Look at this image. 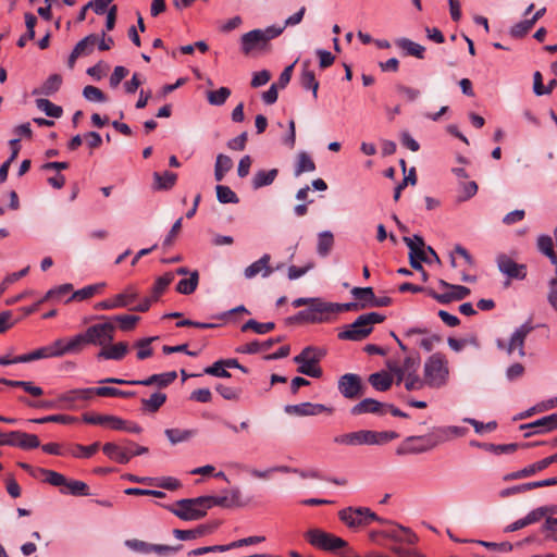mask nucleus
<instances>
[{
	"mask_svg": "<svg viewBox=\"0 0 557 557\" xmlns=\"http://www.w3.org/2000/svg\"><path fill=\"white\" fill-rule=\"evenodd\" d=\"M205 496L177 500L169 510L184 521H195L207 515L209 505Z\"/></svg>",
	"mask_w": 557,
	"mask_h": 557,
	"instance_id": "obj_7",
	"label": "nucleus"
},
{
	"mask_svg": "<svg viewBox=\"0 0 557 557\" xmlns=\"http://www.w3.org/2000/svg\"><path fill=\"white\" fill-rule=\"evenodd\" d=\"M233 161L232 159L223 153L216 156L215 165H214V178L216 182H221L225 174L232 169Z\"/></svg>",
	"mask_w": 557,
	"mask_h": 557,
	"instance_id": "obj_44",
	"label": "nucleus"
},
{
	"mask_svg": "<svg viewBox=\"0 0 557 557\" xmlns=\"http://www.w3.org/2000/svg\"><path fill=\"white\" fill-rule=\"evenodd\" d=\"M36 107L46 113L47 116L59 119L62 116L63 110L60 106L52 103L45 98L36 99Z\"/></svg>",
	"mask_w": 557,
	"mask_h": 557,
	"instance_id": "obj_50",
	"label": "nucleus"
},
{
	"mask_svg": "<svg viewBox=\"0 0 557 557\" xmlns=\"http://www.w3.org/2000/svg\"><path fill=\"white\" fill-rule=\"evenodd\" d=\"M533 330L534 326L528 321L515 330L507 344L503 339H497L496 346L498 349L505 350L508 355L518 350L519 357L523 358L525 356V338Z\"/></svg>",
	"mask_w": 557,
	"mask_h": 557,
	"instance_id": "obj_12",
	"label": "nucleus"
},
{
	"mask_svg": "<svg viewBox=\"0 0 557 557\" xmlns=\"http://www.w3.org/2000/svg\"><path fill=\"white\" fill-rule=\"evenodd\" d=\"M283 30V27L270 26L265 29H253L244 34L240 38L243 52L249 54L252 50L264 47L268 41L278 37Z\"/></svg>",
	"mask_w": 557,
	"mask_h": 557,
	"instance_id": "obj_8",
	"label": "nucleus"
},
{
	"mask_svg": "<svg viewBox=\"0 0 557 557\" xmlns=\"http://www.w3.org/2000/svg\"><path fill=\"white\" fill-rule=\"evenodd\" d=\"M83 421L94 425H106L112 430L125 429V420L112 414H83Z\"/></svg>",
	"mask_w": 557,
	"mask_h": 557,
	"instance_id": "obj_23",
	"label": "nucleus"
},
{
	"mask_svg": "<svg viewBox=\"0 0 557 557\" xmlns=\"http://www.w3.org/2000/svg\"><path fill=\"white\" fill-rule=\"evenodd\" d=\"M215 391L223 397L225 400L237 401L240 399L243 395V388L239 386H227L224 384H216Z\"/></svg>",
	"mask_w": 557,
	"mask_h": 557,
	"instance_id": "obj_51",
	"label": "nucleus"
},
{
	"mask_svg": "<svg viewBox=\"0 0 557 557\" xmlns=\"http://www.w3.org/2000/svg\"><path fill=\"white\" fill-rule=\"evenodd\" d=\"M174 280V273L166 272L162 276L158 277L151 288V295L152 299L159 300L160 296L166 290L169 285Z\"/></svg>",
	"mask_w": 557,
	"mask_h": 557,
	"instance_id": "obj_45",
	"label": "nucleus"
},
{
	"mask_svg": "<svg viewBox=\"0 0 557 557\" xmlns=\"http://www.w3.org/2000/svg\"><path fill=\"white\" fill-rule=\"evenodd\" d=\"M555 462H557V453L549 457H546L540 461H536L532 465H529L519 471L506 474L504 476V480L511 481V480H518V479L531 476V475L546 469L547 467H549L552 463H555Z\"/></svg>",
	"mask_w": 557,
	"mask_h": 557,
	"instance_id": "obj_19",
	"label": "nucleus"
},
{
	"mask_svg": "<svg viewBox=\"0 0 557 557\" xmlns=\"http://www.w3.org/2000/svg\"><path fill=\"white\" fill-rule=\"evenodd\" d=\"M285 412L288 414L305 417L318 416L322 412L332 413L333 409L322 404L302 403L298 405H287L285 407Z\"/></svg>",
	"mask_w": 557,
	"mask_h": 557,
	"instance_id": "obj_22",
	"label": "nucleus"
},
{
	"mask_svg": "<svg viewBox=\"0 0 557 557\" xmlns=\"http://www.w3.org/2000/svg\"><path fill=\"white\" fill-rule=\"evenodd\" d=\"M60 492L73 496H88L90 494L88 485L78 480H67L64 488H61Z\"/></svg>",
	"mask_w": 557,
	"mask_h": 557,
	"instance_id": "obj_46",
	"label": "nucleus"
},
{
	"mask_svg": "<svg viewBox=\"0 0 557 557\" xmlns=\"http://www.w3.org/2000/svg\"><path fill=\"white\" fill-rule=\"evenodd\" d=\"M165 401L166 395L161 392H156L149 398L141 399V409L147 412H157Z\"/></svg>",
	"mask_w": 557,
	"mask_h": 557,
	"instance_id": "obj_38",
	"label": "nucleus"
},
{
	"mask_svg": "<svg viewBox=\"0 0 557 557\" xmlns=\"http://www.w3.org/2000/svg\"><path fill=\"white\" fill-rule=\"evenodd\" d=\"M87 345L89 344L83 332L67 339L65 350H69V354H79Z\"/></svg>",
	"mask_w": 557,
	"mask_h": 557,
	"instance_id": "obj_53",
	"label": "nucleus"
},
{
	"mask_svg": "<svg viewBox=\"0 0 557 557\" xmlns=\"http://www.w3.org/2000/svg\"><path fill=\"white\" fill-rule=\"evenodd\" d=\"M177 377L175 371H169L160 374H152L144 380H124L119 377H106L99 381L100 384H116V385H143L152 386L157 385L159 388H164L172 384Z\"/></svg>",
	"mask_w": 557,
	"mask_h": 557,
	"instance_id": "obj_9",
	"label": "nucleus"
},
{
	"mask_svg": "<svg viewBox=\"0 0 557 557\" xmlns=\"http://www.w3.org/2000/svg\"><path fill=\"white\" fill-rule=\"evenodd\" d=\"M290 471H296L292 467L288 466H274L265 470H258V469H249L248 472L256 479H269L270 474L273 472H281V473H289Z\"/></svg>",
	"mask_w": 557,
	"mask_h": 557,
	"instance_id": "obj_56",
	"label": "nucleus"
},
{
	"mask_svg": "<svg viewBox=\"0 0 557 557\" xmlns=\"http://www.w3.org/2000/svg\"><path fill=\"white\" fill-rule=\"evenodd\" d=\"M127 352L128 345L126 342H119L113 345L111 343L109 346L101 348L97 354V358L106 360H122Z\"/></svg>",
	"mask_w": 557,
	"mask_h": 557,
	"instance_id": "obj_27",
	"label": "nucleus"
},
{
	"mask_svg": "<svg viewBox=\"0 0 557 557\" xmlns=\"http://www.w3.org/2000/svg\"><path fill=\"white\" fill-rule=\"evenodd\" d=\"M334 245V237L330 231H324L318 235L317 252L321 257H326Z\"/></svg>",
	"mask_w": 557,
	"mask_h": 557,
	"instance_id": "obj_48",
	"label": "nucleus"
},
{
	"mask_svg": "<svg viewBox=\"0 0 557 557\" xmlns=\"http://www.w3.org/2000/svg\"><path fill=\"white\" fill-rule=\"evenodd\" d=\"M99 448V443L96 442L89 446H83L81 444H76L70 454L75 458H89L91 457Z\"/></svg>",
	"mask_w": 557,
	"mask_h": 557,
	"instance_id": "obj_59",
	"label": "nucleus"
},
{
	"mask_svg": "<svg viewBox=\"0 0 557 557\" xmlns=\"http://www.w3.org/2000/svg\"><path fill=\"white\" fill-rule=\"evenodd\" d=\"M94 398L92 388H75L59 395L58 400L64 404V409H74L76 403L90 401Z\"/></svg>",
	"mask_w": 557,
	"mask_h": 557,
	"instance_id": "obj_20",
	"label": "nucleus"
},
{
	"mask_svg": "<svg viewBox=\"0 0 557 557\" xmlns=\"http://www.w3.org/2000/svg\"><path fill=\"white\" fill-rule=\"evenodd\" d=\"M270 259V255L265 253L259 260L252 262L245 269V277L252 278L259 273H262L263 277L269 276L272 273V269L269 267Z\"/></svg>",
	"mask_w": 557,
	"mask_h": 557,
	"instance_id": "obj_28",
	"label": "nucleus"
},
{
	"mask_svg": "<svg viewBox=\"0 0 557 557\" xmlns=\"http://www.w3.org/2000/svg\"><path fill=\"white\" fill-rule=\"evenodd\" d=\"M277 174L278 171L276 169H272L269 171H258L252 178V187L255 189H259L261 187L271 185L276 178Z\"/></svg>",
	"mask_w": 557,
	"mask_h": 557,
	"instance_id": "obj_42",
	"label": "nucleus"
},
{
	"mask_svg": "<svg viewBox=\"0 0 557 557\" xmlns=\"http://www.w3.org/2000/svg\"><path fill=\"white\" fill-rule=\"evenodd\" d=\"M537 248L539 250L544 253L546 257L549 258L553 264L556 267V274H557V255L554 250V244L553 239L548 235H541L537 238Z\"/></svg>",
	"mask_w": 557,
	"mask_h": 557,
	"instance_id": "obj_41",
	"label": "nucleus"
},
{
	"mask_svg": "<svg viewBox=\"0 0 557 557\" xmlns=\"http://www.w3.org/2000/svg\"><path fill=\"white\" fill-rule=\"evenodd\" d=\"M438 444L432 435L408 436L396 449L399 456L421 454L433 449Z\"/></svg>",
	"mask_w": 557,
	"mask_h": 557,
	"instance_id": "obj_13",
	"label": "nucleus"
},
{
	"mask_svg": "<svg viewBox=\"0 0 557 557\" xmlns=\"http://www.w3.org/2000/svg\"><path fill=\"white\" fill-rule=\"evenodd\" d=\"M520 430H525L524 437L545 434L557 429V413L540 418L531 423L521 424Z\"/></svg>",
	"mask_w": 557,
	"mask_h": 557,
	"instance_id": "obj_17",
	"label": "nucleus"
},
{
	"mask_svg": "<svg viewBox=\"0 0 557 557\" xmlns=\"http://www.w3.org/2000/svg\"><path fill=\"white\" fill-rule=\"evenodd\" d=\"M398 433L394 431H372V430H358L349 433L336 435L333 442L337 445L344 446H373V445H385L388 442L396 440Z\"/></svg>",
	"mask_w": 557,
	"mask_h": 557,
	"instance_id": "obj_1",
	"label": "nucleus"
},
{
	"mask_svg": "<svg viewBox=\"0 0 557 557\" xmlns=\"http://www.w3.org/2000/svg\"><path fill=\"white\" fill-rule=\"evenodd\" d=\"M94 396L100 397H123L131 398L136 395L134 391H122L115 387L100 386V387H91Z\"/></svg>",
	"mask_w": 557,
	"mask_h": 557,
	"instance_id": "obj_40",
	"label": "nucleus"
},
{
	"mask_svg": "<svg viewBox=\"0 0 557 557\" xmlns=\"http://www.w3.org/2000/svg\"><path fill=\"white\" fill-rule=\"evenodd\" d=\"M534 25L532 24V21H530L528 18V20H524V21H521V22L515 24L510 28L509 34L513 38H522L524 35H527L531 30V28Z\"/></svg>",
	"mask_w": 557,
	"mask_h": 557,
	"instance_id": "obj_63",
	"label": "nucleus"
},
{
	"mask_svg": "<svg viewBox=\"0 0 557 557\" xmlns=\"http://www.w3.org/2000/svg\"><path fill=\"white\" fill-rule=\"evenodd\" d=\"M326 355V350L315 346H307L301 352L294 357V362L298 364L297 371L310 377L319 379L323 372L319 362Z\"/></svg>",
	"mask_w": 557,
	"mask_h": 557,
	"instance_id": "obj_6",
	"label": "nucleus"
},
{
	"mask_svg": "<svg viewBox=\"0 0 557 557\" xmlns=\"http://www.w3.org/2000/svg\"><path fill=\"white\" fill-rule=\"evenodd\" d=\"M339 520L350 530H358L369 525L372 521L383 524H392L389 521L379 517L368 507H347L338 511Z\"/></svg>",
	"mask_w": 557,
	"mask_h": 557,
	"instance_id": "obj_5",
	"label": "nucleus"
},
{
	"mask_svg": "<svg viewBox=\"0 0 557 557\" xmlns=\"http://www.w3.org/2000/svg\"><path fill=\"white\" fill-rule=\"evenodd\" d=\"M438 284L441 287L450 289L448 293L438 294L433 289L428 290V295L435 299L437 302L446 305L455 300H462L469 296L470 289L462 285L449 284L444 280H440Z\"/></svg>",
	"mask_w": 557,
	"mask_h": 557,
	"instance_id": "obj_15",
	"label": "nucleus"
},
{
	"mask_svg": "<svg viewBox=\"0 0 557 557\" xmlns=\"http://www.w3.org/2000/svg\"><path fill=\"white\" fill-rule=\"evenodd\" d=\"M395 45L403 50L405 55L414 57L420 60L424 59L425 48L409 38H397Z\"/></svg>",
	"mask_w": 557,
	"mask_h": 557,
	"instance_id": "obj_29",
	"label": "nucleus"
},
{
	"mask_svg": "<svg viewBox=\"0 0 557 557\" xmlns=\"http://www.w3.org/2000/svg\"><path fill=\"white\" fill-rule=\"evenodd\" d=\"M106 287V283H97L92 285L85 286L72 294V296L66 300V302H70L72 300H86L95 296L96 294H99L102 292V289Z\"/></svg>",
	"mask_w": 557,
	"mask_h": 557,
	"instance_id": "obj_36",
	"label": "nucleus"
},
{
	"mask_svg": "<svg viewBox=\"0 0 557 557\" xmlns=\"http://www.w3.org/2000/svg\"><path fill=\"white\" fill-rule=\"evenodd\" d=\"M138 297V292L134 286L126 287L122 293L114 295L112 298L104 299L95 305L96 310H113L125 308L132 305Z\"/></svg>",
	"mask_w": 557,
	"mask_h": 557,
	"instance_id": "obj_14",
	"label": "nucleus"
},
{
	"mask_svg": "<svg viewBox=\"0 0 557 557\" xmlns=\"http://www.w3.org/2000/svg\"><path fill=\"white\" fill-rule=\"evenodd\" d=\"M0 384L11 387H21L24 392L34 397H39L44 394V389L40 386L35 385L32 381H16L1 377Z\"/></svg>",
	"mask_w": 557,
	"mask_h": 557,
	"instance_id": "obj_34",
	"label": "nucleus"
},
{
	"mask_svg": "<svg viewBox=\"0 0 557 557\" xmlns=\"http://www.w3.org/2000/svg\"><path fill=\"white\" fill-rule=\"evenodd\" d=\"M351 294L358 300L360 309L371 307L375 296L372 287H354Z\"/></svg>",
	"mask_w": 557,
	"mask_h": 557,
	"instance_id": "obj_39",
	"label": "nucleus"
},
{
	"mask_svg": "<svg viewBox=\"0 0 557 557\" xmlns=\"http://www.w3.org/2000/svg\"><path fill=\"white\" fill-rule=\"evenodd\" d=\"M310 61L302 63V71L300 74V85L304 89L312 90L314 99L318 97L319 82L315 78L314 72L309 69Z\"/></svg>",
	"mask_w": 557,
	"mask_h": 557,
	"instance_id": "obj_30",
	"label": "nucleus"
},
{
	"mask_svg": "<svg viewBox=\"0 0 557 557\" xmlns=\"http://www.w3.org/2000/svg\"><path fill=\"white\" fill-rule=\"evenodd\" d=\"M547 540L557 542V518L547 517L541 528Z\"/></svg>",
	"mask_w": 557,
	"mask_h": 557,
	"instance_id": "obj_64",
	"label": "nucleus"
},
{
	"mask_svg": "<svg viewBox=\"0 0 557 557\" xmlns=\"http://www.w3.org/2000/svg\"><path fill=\"white\" fill-rule=\"evenodd\" d=\"M51 355H53V352H51L47 346H44V347H40L32 352L20 355L18 360H21L23 363H25V362H32L35 360H39V359L51 358Z\"/></svg>",
	"mask_w": 557,
	"mask_h": 557,
	"instance_id": "obj_60",
	"label": "nucleus"
},
{
	"mask_svg": "<svg viewBox=\"0 0 557 557\" xmlns=\"http://www.w3.org/2000/svg\"><path fill=\"white\" fill-rule=\"evenodd\" d=\"M215 190L216 198L221 203H237L239 201L237 195L228 186L218 185Z\"/></svg>",
	"mask_w": 557,
	"mask_h": 557,
	"instance_id": "obj_58",
	"label": "nucleus"
},
{
	"mask_svg": "<svg viewBox=\"0 0 557 557\" xmlns=\"http://www.w3.org/2000/svg\"><path fill=\"white\" fill-rule=\"evenodd\" d=\"M307 542L315 548L336 552L347 546V542L321 529H310L305 533Z\"/></svg>",
	"mask_w": 557,
	"mask_h": 557,
	"instance_id": "obj_10",
	"label": "nucleus"
},
{
	"mask_svg": "<svg viewBox=\"0 0 557 557\" xmlns=\"http://www.w3.org/2000/svg\"><path fill=\"white\" fill-rule=\"evenodd\" d=\"M157 337H146L136 342L135 346L138 348L137 358L144 360L152 355V348L150 344Z\"/></svg>",
	"mask_w": 557,
	"mask_h": 557,
	"instance_id": "obj_62",
	"label": "nucleus"
},
{
	"mask_svg": "<svg viewBox=\"0 0 557 557\" xmlns=\"http://www.w3.org/2000/svg\"><path fill=\"white\" fill-rule=\"evenodd\" d=\"M139 317L138 315H133V314H119V315H114L110 321H113L114 322H117L119 323V327L124 331V332H127V331H132L136 323L139 321Z\"/></svg>",
	"mask_w": 557,
	"mask_h": 557,
	"instance_id": "obj_57",
	"label": "nucleus"
},
{
	"mask_svg": "<svg viewBox=\"0 0 557 557\" xmlns=\"http://www.w3.org/2000/svg\"><path fill=\"white\" fill-rule=\"evenodd\" d=\"M314 170L315 164L311 157L305 151L299 152L295 166V176H300L302 173L313 172Z\"/></svg>",
	"mask_w": 557,
	"mask_h": 557,
	"instance_id": "obj_49",
	"label": "nucleus"
},
{
	"mask_svg": "<svg viewBox=\"0 0 557 557\" xmlns=\"http://www.w3.org/2000/svg\"><path fill=\"white\" fill-rule=\"evenodd\" d=\"M216 524H200L191 530L174 529L173 535L180 541H189L210 534L214 531Z\"/></svg>",
	"mask_w": 557,
	"mask_h": 557,
	"instance_id": "obj_26",
	"label": "nucleus"
},
{
	"mask_svg": "<svg viewBox=\"0 0 557 557\" xmlns=\"http://www.w3.org/2000/svg\"><path fill=\"white\" fill-rule=\"evenodd\" d=\"M116 326L113 321H104L88 326L84 332L89 345L107 347L114 339Z\"/></svg>",
	"mask_w": 557,
	"mask_h": 557,
	"instance_id": "obj_11",
	"label": "nucleus"
},
{
	"mask_svg": "<svg viewBox=\"0 0 557 557\" xmlns=\"http://www.w3.org/2000/svg\"><path fill=\"white\" fill-rule=\"evenodd\" d=\"M350 413L352 416H360L364 413L383 416L386 413V404L373 398H364L351 407Z\"/></svg>",
	"mask_w": 557,
	"mask_h": 557,
	"instance_id": "obj_25",
	"label": "nucleus"
},
{
	"mask_svg": "<svg viewBox=\"0 0 557 557\" xmlns=\"http://www.w3.org/2000/svg\"><path fill=\"white\" fill-rule=\"evenodd\" d=\"M209 509L213 506L223 508L243 507L245 503L242 500V492L239 487H233L221 496H205Z\"/></svg>",
	"mask_w": 557,
	"mask_h": 557,
	"instance_id": "obj_18",
	"label": "nucleus"
},
{
	"mask_svg": "<svg viewBox=\"0 0 557 557\" xmlns=\"http://www.w3.org/2000/svg\"><path fill=\"white\" fill-rule=\"evenodd\" d=\"M497 265L499 271L509 278L523 280L527 276L525 265L517 263L506 255L497 258Z\"/></svg>",
	"mask_w": 557,
	"mask_h": 557,
	"instance_id": "obj_21",
	"label": "nucleus"
},
{
	"mask_svg": "<svg viewBox=\"0 0 557 557\" xmlns=\"http://www.w3.org/2000/svg\"><path fill=\"white\" fill-rule=\"evenodd\" d=\"M61 84H62L61 75L52 74L45 81V83L42 84L40 89H35L33 91V94H35V95L41 94L45 96H51L60 89Z\"/></svg>",
	"mask_w": 557,
	"mask_h": 557,
	"instance_id": "obj_43",
	"label": "nucleus"
},
{
	"mask_svg": "<svg viewBox=\"0 0 557 557\" xmlns=\"http://www.w3.org/2000/svg\"><path fill=\"white\" fill-rule=\"evenodd\" d=\"M98 40L97 35L91 34L79 40L74 47V51L82 55H89L94 51V47Z\"/></svg>",
	"mask_w": 557,
	"mask_h": 557,
	"instance_id": "obj_52",
	"label": "nucleus"
},
{
	"mask_svg": "<svg viewBox=\"0 0 557 557\" xmlns=\"http://www.w3.org/2000/svg\"><path fill=\"white\" fill-rule=\"evenodd\" d=\"M282 337L269 338L264 342L253 341L236 349L240 354H257L269 350L274 344L280 343Z\"/></svg>",
	"mask_w": 557,
	"mask_h": 557,
	"instance_id": "obj_31",
	"label": "nucleus"
},
{
	"mask_svg": "<svg viewBox=\"0 0 557 557\" xmlns=\"http://www.w3.org/2000/svg\"><path fill=\"white\" fill-rule=\"evenodd\" d=\"M334 309H337L335 302H327L321 298H312L309 307L298 311L289 318L290 322L324 323L332 320Z\"/></svg>",
	"mask_w": 557,
	"mask_h": 557,
	"instance_id": "obj_2",
	"label": "nucleus"
},
{
	"mask_svg": "<svg viewBox=\"0 0 557 557\" xmlns=\"http://www.w3.org/2000/svg\"><path fill=\"white\" fill-rule=\"evenodd\" d=\"M42 475H45V481L49 483L52 486H57L61 488H64L65 484L67 483V479L53 470H42Z\"/></svg>",
	"mask_w": 557,
	"mask_h": 557,
	"instance_id": "obj_61",
	"label": "nucleus"
},
{
	"mask_svg": "<svg viewBox=\"0 0 557 557\" xmlns=\"http://www.w3.org/2000/svg\"><path fill=\"white\" fill-rule=\"evenodd\" d=\"M384 320L385 315L377 312L361 314L338 334V338L354 342L362 341L371 334L374 324L382 323Z\"/></svg>",
	"mask_w": 557,
	"mask_h": 557,
	"instance_id": "obj_3",
	"label": "nucleus"
},
{
	"mask_svg": "<svg viewBox=\"0 0 557 557\" xmlns=\"http://www.w3.org/2000/svg\"><path fill=\"white\" fill-rule=\"evenodd\" d=\"M198 282H199V273H198V271H193L188 278H182L177 283L176 290L180 294L189 295L196 290V288L198 286Z\"/></svg>",
	"mask_w": 557,
	"mask_h": 557,
	"instance_id": "obj_47",
	"label": "nucleus"
},
{
	"mask_svg": "<svg viewBox=\"0 0 557 557\" xmlns=\"http://www.w3.org/2000/svg\"><path fill=\"white\" fill-rule=\"evenodd\" d=\"M368 381L372 387L379 392H385L389 389L393 384L392 375L385 371L370 374Z\"/></svg>",
	"mask_w": 557,
	"mask_h": 557,
	"instance_id": "obj_35",
	"label": "nucleus"
},
{
	"mask_svg": "<svg viewBox=\"0 0 557 557\" xmlns=\"http://www.w3.org/2000/svg\"><path fill=\"white\" fill-rule=\"evenodd\" d=\"M275 324L274 322H265L260 323L253 319L248 320L245 324L242 325V332H247L249 330H252L257 334H267L274 330Z\"/></svg>",
	"mask_w": 557,
	"mask_h": 557,
	"instance_id": "obj_54",
	"label": "nucleus"
},
{
	"mask_svg": "<svg viewBox=\"0 0 557 557\" xmlns=\"http://www.w3.org/2000/svg\"><path fill=\"white\" fill-rule=\"evenodd\" d=\"M555 484H557V476L541 480V481H535V482L522 483L519 485H515V486L502 490L499 492V496L505 498V497H509L511 495L525 493V492H529L534 488L552 486Z\"/></svg>",
	"mask_w": 557,
	"mask_h": 557,
	"instance_id": "obj_24",
	"label": "nucleus"
},
{
	"mask_svg": "<svg viewBox=\"0 0 557 557\" xmlns=\"http://www.w3.org/2000/svg\"><path fill=\"white\" fill-rule=\"evenodd\" d=\"M164 434L172 445H176L196 436L197 430L166 429Z\"/></svg>",
	"mask_w": 557,
	"mask_h": 557,
	"instance_id": "obj_37",
	"label": "nucleus"
},
{
	"mask_svg": "<svg viewBox=\"0 0 557 557\" xmlns=\"http://www.w3.org/2000/svg\"><path fill=\"white\" fill-rule=\"evenodd\" d=\"M102 451L107 457H109L111 460H114L117 463H128V456L125 447H121L115 443H106L102 446Z\"/></svg>",
	"mask_w": 557,
	"mask_h": 557,
	"instance_id": "obj_32",
	"label": "nucleus"
},
{
	"mask_svg": "<svg viewBox=\"0 0 557 557\" xmlns=\"http://www.w3.org/2000/svg\"><path fill=\"white\" fill-rule=\"evenodd\" d=\"M177 180V175L170 171L163 173H153V188L157 190H169L171 189Z\"/></svg>",
	"mask_w": 557,
	"mask_h": 557,
	"instance_id": "obj_33",
	"label": "nucleus"
},
{
	"mask_svg": "<svg viewBox=\"0 0 557 557\" xmlns=\"http://www.w3.org/2000/svg\"><path fill=\"white\" fill-rule=\"evenodd\" d=\"M423 374L426 386L431 388L445 386L449 379V368L445 356L440 352L430 356L424 362Z\"/></svg>",
	"mask_w": 557,
	"mask_h": 557,
	"instance_id": "obj_4",
	"label": "nucleus"
},
{
	"mask_svg": "<svg viewBox=\"0 0 557 557\" xmlns=\"http://www.w3.org/2000/svg\"><path fill=\"white\" fill-rule=\"evenodd\" d=\"M231 96V89L227 87H220L216 90L208 91L207 99L211 106H222Z\"/></svg>",
	"mask_w": 557,
	"mask_h": 557,
	"instance_id": "obj_55",
	"label": "nucleus"
},
{
	"mask_svg": "<svg viewBox=\"0 0 557 557\" xmlns=\"http://www.w3.org/2000/svg\"><path fill=\"white\" fill-rule=\"evenodd\" d=\"M338 391L347 399H356L363 395L361 377L355 373H346L338 380Z\"/></svg>",
	"mask_w": 557,
	"mask_h": 557,
	"instance_id": "obj_16",
	"label": "nucleus"
}]
</instances>
